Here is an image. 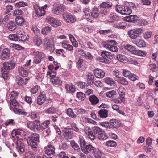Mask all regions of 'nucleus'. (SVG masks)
<instances>
[{
	"label": "nucleus",
	"mask_w": 158,
	"mask_h": 158,
	"mask_svg": "<svg viewBox=\"0 0 158 158\" xmlns=\"http://www.w3.org/2000/svg\"><path fill=\"white\" fill-rule=\"evenodd\" d=\"M95 148L91 145L89 144L85 148H82V151L85 153L87 154L89 152L92 153L94 152Z\"/></svg>",
	"instance_id": "obj_17"
},
{
	"label": "nucleus",
	"mask_w": 158,
	"mask_h": 158,
	"mask_svg": "<svg viewBox=\"0 0 158 158\" xmlns=\"http://www.w3.org/2000/svg\"><path fill=\"white\" fill-rule=\"evenodd\" d=\"M136 23L138 25L140 26H143L147 25V22L145 20H138L137 19Z\"/></svg>",
	"instance_id": "obj_59"
},
{
	"label": "nucleus",
	"mask_w": 158,
	"mask_h": 158,
	"mask_svg": "<svg viewBox=\"0 0 158 158\" xmlns=\"http://www.w3.org/2000/svg\"><path fill=\"white\" fill-rule=\"evenodd\" d=\"M94 73L95 77L98 78H103L105 76L104 72L100 69L97 68L94 70Z\"/></svg>",
	"instance_id": "obj_15"
},
{
	"label": "nucleus",
	"mask_w": 158,
	"mask_h": 158,
	"mask_svg": "<svg viewBox=\"0 0 158 158\" xmlns=\"http://www.w3.org/2000/svg\"><path fill=\"white\" fill-rule=\"evenodd\" d=\"M116 11L122 15H128L131 13L132 10L129 7L126 6H117L115 8Z\"/></svg>",
	"instance_id": "obj_7"
},
{
	"label": "nucleus",
	"mask_w": 158,
	"mask_h": 158,
	"mask_svg": "<svg viewBox=\"0 0 158 158\" xmlns=\"http://www.w3.org/2000/svg\"><path fill=\"white\" fill-rule=\"evenodd\" d=\"M65 9V6L64 5L61 4L54 7L52 11L54 14L59 15L60 14L61 12L64 11Z\"/></svg>",
	"instance_id": "obj_12"
},
{
	"label": "nucleus",
	"mask_w": 158,
	"mask_h": 158,
	"mask_svg": "<svg viewBox=\"0 0 158 158\" xmlns=\"http://www.w3.org/2000/svg\"><path fill=\"white\" fill-rule=\"evenodd\" d=\"M10 108L11 110H13L15 113L17 114L23 115L24 116L27 115V113L18 108L19 105L15 99H11L10 101Z\"/></svg>",
	"instance_id": "obj_3"
},
{
	"label": "nucleus",
	"mask_w": 158,
	"mask_h": 158,
	"mask_svg": "<svg viewBox=\"0 0 158 158\" xmlns=\"http://www.w3.org/2000/svg\"><path fill=\"white\" fill-rule=\"evenodd\" d=\"M65 88L67 91H69L71 93L74 92L76 90L74 85L72 84H66Z\"/></svg>",
	"instance_id": "obj_29"
},
{
	"label": "nucleus",
	"mask_w": 158,
	"mask_h": 158,
	"mask_svg": "<svg viewBox=\"0 0 158 158\" xmlns=\"http://www.w3.org/2000/svg\"><path fill=\"white\" fill-rule=\"evenodd\" d=\"M110 128H116L118 126V123L116 119L110 120L109 122Z\"/></svg>",
	"instance_id": "obj_43"
},
{
	"label": "nucleus",
	"mask_w": 158,
	"mask_h": 158,
	"mask_svg": "<svg viewBox=\"0 0 158 158\" xmlns=\"http://www.w3.org/2000/svg\"><path fill=\"white\" fill-rule=\"evenodd\" d=\"M116 81H117L118 83L123 85H127L128 84L127 80L125 78L122 77H118L117 78Z\"/></svg>",
	"instance_id": "obj_32"
},
{
	"label": "nucleus",
	"mask_w": 158,
	"mask_h": 158,
	"mask_svg": "<svg viewBox=\"0 0 158 158\" xmlns=\"http://www.w3.org/2000/svg\"><path fill=\"white\" fill-rule=\"evenodd\" d=\"M83 11L85 16H90L91 11L88 8H86L84 9Z\"/></svg>",
	"instance_id": "obj_60"
},
{
	"label": "nucleus",
	"mask_w": 158,
	"mask_h": 158,
	"mask_svg": "<svg viewBox=\"0 0 158 158\" xmlns=\"http://www.w3.org/2000/svg\"><path fill=\"white\" fill-rule=\"evenodd\" d=\"M18 41H25L28 40V36L24 32H20L18 34Z\"/></svg>",
	"instance_id": "obj_19"
},
{
	"label": "nucleus",
	"mask_w": 158,
	"mask_h": 158,
	"mask_svg": "<svg viewBox=\"0 0 158 158\" xmlns=\"http://www.w3.org/2000/svg\"><path fill=\"white\" fill-rule=\"evenodd\" d=\"M71 145L72 147L76 151H78L80 149L79 146L75 142L72 140L71 141Z\"/></svg>",
	"instance_id": "obj_55"
},
{
	"label": "nucleus",
	"mask_w": 158,
	"mask_h": 158,
	"mask_svg": "<svg viewBox=\"0 0 158 158\" xmlns=\"http://www.w3.org/2000/svg\"><path fill=\"white\" fill-rule=\"evenodd\" d=\"M135 54L140 56H144L146 55V52L143 51H141L139 50H136Z\"/></svg>",
	"instance_id": "obj_64"
},
{
	"label": "nucleus",
	"mask_w": 158,
	"mask_h": 158,
	"mask_svg": "<svg viewBox=\"0 0 158 158\" xmlns=\"http://www.w3.org/2000/svg\"><path fill=\"white\" fill-rule=\"evenodd\" d=\"M18 95V93L15 91H13L11 92L9 94V96L10 97L11 99H15L17 98Z\"/></svg>",
	"instance_id": "obj_58"
},
{
	"label": "nucleus",
	"mask_w": 158,
	"mask_h": 158,
	"mask_svg": "<svg viewBox=\"0 0 158 158\" xmlns=\"http://www.w3.org/2000/svg\"><path fill=\"white\" fill-rule=\"evenodd\" d=\"M50 27L49 26H46L42 30V33L43 34H47L50 32Z\"/></svg>",
	"instance_id": "obj_57"
},
{
	"label": "nucleus",
	"mask_w": 158,
	"mask_h": 158,
	"mask_svg": "<svg viewBox=\"0 0 158 158\" xmlns=\"http://www.w3.org/2000/svg\"><path fill=\"white\" fill-rule=\"evenodd\" d=\"M98 138L100 140H105L108 138V136L104 131H102L100 134L97 135Z\"/></svg>",
	"instance_id": "obj_35"
},
{
	"label": "nucleus",
	"mask_w": 158,
	"mask_h": 158,
	"mask_svg": "<svg viewBox=\"0 0 158 158\" xmlns=\"http://www.w3.org/2000/svg\"><path fill=\"white\" fill-rule=\"evenodd\" d=\"M63 131L64 133V136L66 139H70L73 136V133L71 130L69 128H66L64 129Z\"/></svg>",
	"instance_id": "obj_20"
},
{
	"label": "nucleus",
	"mask_w": 158,
	"mask_h": 158,
	"mask_svg": "<svg viewBox=\"0 0 158 158\" xmlns=\"http://www.w3.org/2000/svg\"><path fill=\"white\" fill-rule=\"evenodd\" d=\"M111 53L110 52L106 51H102L101 52L102 56L105 59H107V58L110 57Z\"/></svg>",
	"instance_id": "obj_42"
},
{
	"label": "nucleus",
	"mask_w": 158,
	"mask_h": 158,
	"mask_svg": "<svg viewBox=\"0 0 158 158\" xmlns=\"http://www.w3.org/2000/svg\"><path fill=\"white\" fill-rule=\"evenodd\" d=\"M9 39L10 40L12 41H18V34H10L9 36Z\"/></svg>",
	"instance_id": "obj_53"
},
{
	"label": "nucleus",
	"mask_w": 158,
	"mask_h": 158,
	"mask_svg": "<svg viewBox=\"0 0 158 158\" xmlns=\"http://www.w3.org/2000/svg\"><path fill=\"white\" fill-rule=\"evenodd\" d=\"M62 46L64 48L69 51H72L73 49V47L70 44H67L65 41H63L61 43Z\"/></svg>",
	"instance_id": "obj_36"
},
{
	"label": "nucleus",
	"mask_w": 158,
	"mask_h": 158,
	"mask_svg": "<svg viewBox=\"0 0 158 158\" xmlns=\"http://www.w3.org/2000/svg\"><path fill=\"white\" fill-rule=\"evenodd\" d=\"M112 3L110 2H104L101 3L99 6L101 8H109L112 6Z\"/></svg>",
	"instance_id": "obj_38"
},
{
	"label": "nucleus",
	"mask_w": 158,
	"mask_h": 158,
	"mask_svg": "<svg viewBox=\"0 0 158 158\" xmlns=\"http://www.w3.org/2000/svg\"><path fill=\"white\" fill-rule=\"evenodd\" d=\"M45 152L48 155H53L55 153V148L54 146L49 145L44 148Z\"/></svg>",
	"instance_id": "obj_14"
},
{
	"label": "nucleus",
	"mask_w": 158,
	"mask_h": 158,
	"mask_svg": "<svg viewBox=\"0 0 158 158\" xmlns=\"http://www.w3.org/2000/svg\"><path fill=\"white\" fill-rule=\"evenodd\" d=\"M104 80L106 83L110 86H112L115 84V81L111 78L107 77L104 79Z\"/></svg>",
	"instance_id": "obj_46"
},
{
	"label": "nucleus",
	"mask_w": 158,
	"mask_h": 158,
	"mask_svg": "<svg viewBox=\"0 0 158 158\" xmlns=\"http://www.w3.org/2000/svg\"><path fill=\"white\" fill-rule=\"evenodd\" d=\"M33 42L34 44L37 46H39L42 44V41L40 38L36 35L33 38Z\"/></svg>",
	"instance_id": "obj_31"
},
{
	"label": "nucleus",
	"mask_w": 158,
	"mask_h": 158,
	"mask_svg": "<svg viewBox=\"0 0 158 158\" xmlns=\"http://www.w3.org/2000/svg\"><path fill=\"white\" fill-rule=\"evenodd\" d=\"M89 100L92 105H96L99 102V100L94 95H92L89 96Z\"/></svg>",
	"instance_id": "obj_26"
},
{
	"label": "nucleus",
	"mask_w": 158,
	"mask_h": 158,
	"mask_svg": "<svg viewBox=\"0 0 158 158\" xmlns=\"http://www.w3.org/2000/svg\"><path fill=\"white\" fill-rule=\"evenodd\" d=\"M76 96L79 100L81 101L84 100L86 98L85 94L81 92H77L76 94Z\"/></svg>",
	"instance_id": "obj_44"
},
{
	"label": "nucleus",
	"mask_w": 158,
	"mask_h": 158,
	"mask_svg": "<svg viewBox=\"0 0 158 158\" xmlns=\"http://www.w3.org/2000/svg\"><path fill=\"white\" fill-rule=\"evenodd\" d=\"M51 81L54 85H60L62 83V81L57 77H55L52 79Z\"/></svg>",
	"instance_id": "obj_41"
},
{
	"label": "nucleus",
	"mask_w": 158,
	"mask_h": 158,
	"mask_svg": "<svg viewBox=\"0 0 158 158\" xmlns=\"http://www.w3.org/2000/svg\"><path fill=\"white\" fill-rule=\"evenodd\" d=\"M92 130L93 131V132L94 133V134L97 136V135L100 134L101 133L102 130L101 128H100L99 127L94 126L92 128Z\"/></svg>",
	"instance_id": "obj_48"
},
{
	"label": "nucleus",
	"mask_w": 158,
	"mask_h": 158,
	"mask_svg": "<svg viewBox=\"0 0 158 158\" xmlns=\"http://www.w3.org/2000/svg\"><path fill=\"white\" fill-rule=\"evenodd\" d=\"M125 101V98L118 97L117 98L112 100V102L115 103L121 104L124 103Z\"/></svg>",
	"instance_id": "obj_50"
},
{
	"label": "nucleus",
	"mask_w": 158,
	"mask_h": 158,
	"mask_svg": "<svg viewBox=\"0 0 158 158\" xmlns=\"http://www.w3.org/2000/svg\"><path fill=\"white\" fill-rule=\"evenodd\" d=\"M108 110L105 109H102L98 112L99 116L102 118H106L108 116Z\"/></svg>",
	"instance_id": "obj_28"
},
{
	"label": "nucleus",
	"mask_w": 158,
	"mask_h": 158,
	"mask_svg": "<svg viewBox=\"0 0 158 158\" xmlns=\"http://www.w3.org/2000/svg\"><path fill=\"white\" fill-rule=\"evenodd\" d=\"M9 72L1 68L2 76L4 79H7Z\"/></svg>",
	"instance_id": "obj_52"
},
{
	"label": "nucleus",
	"mask_w": 158,
	"mask_h": 158,
	"mask_svg": "<svg viewBox=\"0 0 158 158\" xmlns=\"http://www.w3.org/2000/svg\"><path fill=\"white\" fill-rule=\"evenodd\" d=\"M116 57L118 60L121 62H123L126 59L125 55L121 54L117 55Z\"/></svg>",
	"instance_id": "obj_62"
},
{
	"label": "nucleus",
	"mask_w": 158,
	"mask_h": 158,
	"mask_svg": "<svg viewBox=\"0 0 158 158\" xmlns=\"http://www.w3.org/2000/svg\"><path fill=\"white\" fill-rule=\"evenodd\" d=\"M84 131L91 140H94L95 139L96 137L89 127L88 126L85 127L84 129Z\"/></svg>",
	"instance_id": "obj_13"
},
{
	"label": "nucleus",
	"mask_w": 158,
	"mask_h": 158,
	"mask_svg": "<svg viewBox=\"0 0 158 158\" xmlns=\"http://www.w3.org/2000/svg\"><path fill=\"white\" fill-rule=\"evenodd\" d=\"M126 24L125 22H121L115 25L114 27L120 29H124L126 28Z\"/></svg>",
	"instance_id": "obj_47"
},
{
	"label": "nucleus",
	"mask_w": 158,
	"mask_h": 158,
	"mask_svg": "<svg viewBox=\"0 0 158 158\" xmlns=\"http://www.w3.org/2000/svg\"><path fill=\"white\" fill-rule=\"evenodd\" d=\"M116 43L115 41L110 40L107 41H103L102 43V45L108 50L113 52L118 51V49L116 46Z\"/></svg>",
	"instance_id": "obj_4"
},
{
	"label": "nucleus",
	"mask_w": 158,
	"mask_h": 158,
	"mask_svg": "<svg viewBox=\"0 0 158 158\" xmlns=\"http://www.w3.org/2000/svg\"><path fill=\"white\" fill-rule=\"evenodd\" d=\"M34 130L36 129L37 130H41L40 122L38 120H35L33 122Z\"/></svg>",
	"instance_id": "obj_39"
},
{
	"label": "nucleus",
	"mask_w": 158,
	"mask_h": 158,
	"mask_svg": "<svg viewBox=\"0 0 158 158\" xmlns=\"http://www.w3.org/2000/svg\"><path fill=\"white\" fill-rule=\"evenodd\" d=\"M46 99L45 95L41 94L38 97L37 99V103L39 105H41L44 102Z\"/></svg>",
	"instance_id": "obj_21"
},
{
	"label": "nucleus",
	"mask_w": 158,
	"mask_h": 158,
	"mask_svg": "<svg viewBox=\"0 0 158 158\" xmlns=\"http://www.w3.org/2000/svg\"><path fill=\"white\" fill-rule=\"evenodd\" d=\"M92 153L94 154L95 158H105L103 153L98 148H95Z\"/></svg>",
	"instance_id": "obj_24"
},
{
	"label": "nucleus",
	"mask_w": 158,
	"mask_h": 158,
	"mask_svg": "<svg viewBox=\"0 0 158 158\" xmlns=\"http://www.w3.org/2000/svg\"><path fill=\"white\" fill-rule=\"evenodd\" d=\"M46 21L53 27L60 26L61 25L60 21L50 16H47L46 18Z\"/></svg>",
	"instance_id": "obj_8"
},
{
	"label": "nucleus",
	"mask_w": 158,
	"mask_h": 158,
	"mask_svg": "<svg viewBox=\"0 0 158 158\" xmlns=\"http://www.w3.org/2000/svg\"><path fill=\"white\" fill-rule=\"evenodd\" d=\"M26 134V132L24 131L21 129L13 130L11 133L12 137L13 138L14 141H15L17 140L16 141L17 149L22 153H23L24 151V146L21 140L24 139Z\"/></svg>",
	"instance_id": "obj_1"
},
{
	"label": "nucleus",
	"mask_w": 158,
	"mask_h": 158,
	"mask_svg": "<svg viewBox=\"0 0 158 158\" xmlns=\"http://www.w3.org/2000/svg\"><path fill=\"white\" fill-rule=\"evenodd\" d=\"M143 31V28H138L129 30L127 32V34L131 39H135L142 34Z\"/></svg>",
	"instance_id": "obj_5"
},
{
	"label": "nucleus",
	"mask_w": 158,
	"mask_h": 158,
	"mask_svg": "<svg viewBox=\"0 0 158 158\" xmlns=\"http://www.w3.org/2000/svg\"><path fill=\"white\" fill-rule=\"evenodd\" d=\"M15 78L16 83L20 85H26L27 83V81L29 79V78H26L24 80L21 77L18 76H16Z\"/></svg>",
	"instance_id": "obj_16"
},
{
	"label": "nucleus",
	"mask_w": 158,
	"mask_h": 158,
	"mask_svg": "<svg viewBox=\"0 0 158 158\" xmlns=\"http://www.w3.org/2000/svg\"><path fill=\"white\" fill-rule=\"evenodd\" d=\"M131 73L129 71L125 69L123 70L122 74L125 77L129 78Z\"/></svg>",
	"instance_id": "obj_61"
},
{
	"label": "nucleus",
	"mask_w": 158,
	"mask_h": 158,
	"mask_svg": "<svg viewBox=\"0 0 158 158\" xmlns=\"http://www.w3.org/2000/svg\"><path fill=\"white\" fill-rule=\"evenodd\" d=\"M79 140L80 143V146L82 150V148H85L86 145V142L84 138L81 136H79Z\"/></svg>",
	"instance_id": "obj_49"
},
{
	"label": "nucleus",
	"mask_w": 158,
	"mask_h": 158,
	"mask_svg": "<svg viewBox=\"0 0 158 158\" xmlns=\"http://www.w3.org/2000/svg\"><path fill=\"white\" fill-rule=\"evenodd\" d=\"M10 51L8 48L4 49L2 52L1 57L4 60L7 59L10 56Z\"/></svg>",
	"instance_id": "obj_18"
},
{
	"label": "nucleus",
	"mask_w": 158,
	"mask_h": 158,
	"mask_svg": "<svg viewBox=\"0 0 158 158\" xmlns=\"http://www.w3.org/2000/svg\"><path fill=\"white\" fill-rule=\"evenodd\" d=\"M135 44L140 48H143L146 46V44L145 42L143 40H137L135 41Z\"/></svg>",
	"instance_id": "obj_34"
},
{
	"label": "nucleus",
	"mask_w": 158,
	"mask_h": 158,
	"mask_svg": "<svg viewBox=\"0 0 158 158\" xmlns=\"http://www.w3.org/2000/svg\"><path fill=\"white\" fill-rule=\"evenodd\" d=\"M33 54L35 56L34 61L36 64L40 63L45 57V54L43 52L39 51H33Z\"/></svg>",
	"instance_id": "obj_9"
},
{
	"label": "nucleus",
	"mask_w": 158,
	"mask_h": 158,
	"mask_svg": "<svg viewBox=\"0 0 158 158\" xmlns=\"http://www.w3.org/2000/svg\"><path fill=\"white\" fill-rule=\"evenodd\" d=\"M44 48L45 49H47L48 48V47L52 44L51 43L50 40L48 38H45L44 40Z\"/></svg>",
	"instance_id": "obj_40"
},
{
	"label": "nucleus",
	"mask_w": 158,
	"mask_h": 158,
	"mask_svg": "<svg viewBox=\"0 0 158 158\" xmlns=\"http://www.w3.org/2000/svg\"><path fill=\"white\" fill-rule=\"evenodd\" d=\"M111 31L110 29L108 30H100L98 31V32L102 35H105L111 32Z\"/></svg>",
	"instance_id": "obj_63"
},
{
	"label": "nucleus",
	"mask_w": 158,
	"mask_h": 158,
	"mask_svg": "<svg viewBox=\"0 0 158 158\" xmlns=\"http://www.w3.org/2000/svg\"><path fill=\"white\" fill-rule=\"evenodd\" d=\"M66 113L69 116L73 118H75L77 117V115L73 112L72 109L71 108H68L67 110Z\"/></svg>",
	"instance_id": "obj_37"
},
{
	"label": "nucleus",
	"mask_w": 158,
	"mask_h": 158,
	"mask_svg": "<svg viewBox=\"0 0 158 158\" xmlns=\"http://www.w3.org/2000/svg\"><path fill=\"white\" fill-rule=\"evenodd\" d=\"M18 72L20 75L24 77L27 76L29 73V71L27 69H25L22 66L19 67Z\"/></svg>",
	"instance_id": "obj_22"
},
{
	"label": "nucleus",
	"mask_w": 158,
	"mask_h": 158,
	"mask_svg": "<svg viewBox=\"0 0 158 158\" xmlns=\"http://www.w3.org/2000/svg\"><path fill=\"white\" fill-rule=\"evenodd\" d=\"M124 49L130 52L135 54V52L136 51L135 48L133 46L127 44L124 46Z\"/></svg>",
	"instance_id": "obj_30"
},
{
	"label": "nucleus",
	"mask_w": 158,
	"mask_h": 158,
	"mask_svg": "<svg viewBox=\"0 0 158 158\" xmlns=\"http://www.w3.org/2000/svg\"><path fill=\"white\" fill-rule=\"evenodd\" d=\"M47 6V5L41 7H40L37 4L34 5L33 7L35 11V16L37 17H40L44 16L45 14V10Z\"/></svg>",
	"instance_id": "obj_6"
},
{
	"label": "nucleus",
	"mask_w": 158,
	"mask_h": 158,
	"mask_svg": "<svg viewBox=\"0 0 158 158\" xmlns=\"http://www.w3.org/2000/svg\"><path fill=\"white\" fill-rule=\"evenodd\" d=\"M126 20L129 22H136L138 17L136 15H130L125 18Z\"/></svg>",
	"instance_id": "obj_27"
},
{
	"label": "nucleus",
	"mask_w": 158,
	"mask_h": 158,
	"mask_svg": "<svg viewBox=\"0 0 158 158\" xmlns=\"http://www.w3.org/2000/svg\"><path fill=\"white\" fill-rule=\"evenodd\" d=\"M116 143L114 141L110 140L106 143V145L108 147H114L116 146Z\"/></svg>",
	"instance_id": "obj_54"
},
{
	"label": "nucleus",
	"mask_w": 158,
	"mask_h": 158,
	"mask_svg": "<svg viewBox=\"0 0 158 158\" xmlns=\"http://www.w3.org/2000/svg\"><path fill=\"white\" fill-rule=\"evenodd\" d=\"M10 46L18 50H21L24 48L23 47H21L20 45L15 44H11Z\"/></svg>",
	"instance_id": "obj_56"
},
{
	"label": "nucleus",
	"mask_w": 158,
	"mask_h": 158,
	"mask_svg": "<svg viewBox=\"0 0 158 158\" xmlns=\"http://www.w3.org/2000/svg\"><path fill=\"white\" fill-rule=\"evenodd\" d=\"M63 17L68 23H73L76 20L71 14L68 13H64L63 15Z\"/></svg>",
	"instance_id": "obj_11"
},
{
	"label": "nucleus",
	"mask_w": 158,
	"mask_h": 158,
	"mask_svg": "<svg viewBox=\"0 0 158 158\" xmlns=\"http://www.w3.org/2000/svg\"><path fill=\"white\" fill-rule=\"evenodd\" d=\"M7 27L8 29L10 31H13L16 28V25L15 22L13 21H10L7 25Z\"/></svg>",
	"instance_id": "obj_33"
},
{
	"label": "nucleus",
	"mask_w": 158,
	"mask_h": 158,
	"mask_svg": "<svg viewBox=\"0 0 158 158\" xmlns=\"http://www.w3.org/2000/svg\"><path fill=\"white\" fill-rule=\"evenodd\" d=\"M15 64L13 61H9L5 62L3 64V67L1 68L5 70L9 71L14 68Z\"/></svg>",
	"instance_id": "obj_10"
},
{
	"label": "nucleus",
	"mask_w": 158,
	"mask_h": 158,
	"mask_svg": "<svg viewBox=\"0 0 158 158\" xmlns=\"http://www.w3.org/2000/svg\"><path fill=\"white\" fill-rule=\"evenodd\" d=\"M124 90L125 88H124L122 87L119 88L118 90V92L119 95V97L121 98H125Z\"/></svg>",
	"instance_id": "obj_45"
},
{
	"label": "nucleus",
	"mask_w": 158,
	"mask_h": 158,
	"mask_svg": "<svg viewBox=\"0 0 158 158\" xmlns=\"http://www.w3.org/2000/svg\"><path fill=\"white\" fill-rule=\"evenodd\" d=\"M15 21L17 24L19 26H23L26 22V20L23 18L19 16L16 17Z\"/></svg>",
	"instance_id": "obj_25"
},
{
	"label": "nucleus",
	"mask_w": 158,
	"mask_h": 158,
	"mask_svg": "<svg viewBox=\"0 0 158 158\" xmlns=\"http://www.w3.org/2000/svg\"><path fill=\"white\" fill-rule=\"evenodd\" d=\"M50 123V122L49 120H46L44 122H42L41 124H40L41 130L46 129Z\"/></svg>",
	"instance_id": "obj_51"
},
{
	"label": "nucleus",
	"mask_w": 158,
	"mask_h": 158,
	"mask_svg": "<svg viewBox=\"0 0 158 158\" xmlns=\"http://www.w3.org/2000/svg\"><path fill=\"white\" fill-rule=\"evenodd\" d=\"M99 14L100 11L99 9L96 7H94L91 11L90 16L96 18L99 16Z\"/></svg>",
	"instance_id": "obj_23"
},
{
	"label": "nucleus",
	"mask_w": 158,
	"mask_h": 158,
	"mask_svg": "<svg viewBox=\"0 0 158 158\" xmlns=\"http://www.w3.org/2000/svg\"><path fill=\"white\" fill-rule=\"evenodd\" d=\"M31 135L27 139V143L32 149L36 152L37 150V143L39 141V135L36 133H31Z\"/></svg>",
	"instance_id": "obj_2"
}]
</instances>
